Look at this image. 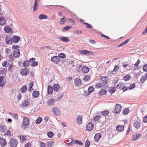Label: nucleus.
Wrapping results in <instances>:
<instances>
[{
  "label": "nucleus",
  "instance_id": "obj_1",
  "mask_svg": "<svg viewBox=\"0 0 147 147\" xmlns=\"http://www.w3.org/2000/svg\"><path fill=\"white\" fill-rule=\"evenodd\" d=\"M100 82H101L103 86H104V87H107L108 86L106 84L108 82V80L106 76L101 77V78L100 79Z\"/></svg>",
  "mask_w": 147,
  "mask_h": 147
},
{
  "label": "nucleus",
  "instance_id": "obj_2",
  "mask_svg": "<svg viewBox=\"0 0 147 147\" xmlns=\"http://www.w3.org/2000/svg\"><path fill=\"white\" fill-rule=\"evenodd\" d=\"M121 108L122 107L120 105L116 104L113 111L114 113L116 114L119 113L121 111Z\"/></svg>",
  "mask_w": 147,
  "mask_h": 147
},
{
  "label": "nucleus",
  "instance_id": "obj_3",
  "mask_svg": "<svg viewBox=\"0 0 147 147\" xmlns=\"http://www.w3.org/2000/svg\"><path fill=\"white\" fill-rule=\"evenodd\" d=\"M36 59L34 58H32L30 59L28 61L26 60L24 61L23 63V65L24 67H28L30 65V63L33 60H35Z\"/></svg>",
  "mask_w": 147,
  "mask_h": 147
},
{
  "label": "nucleus",
  "instance_id": "obj_4",
  "mask_svg": "<svg viewBox=\"0 0 147 147\" xmlns=\"http://www.w3.org/2000/svg\"><path fill=\"white\" fill-rule=\"evenodd\" d=\"M29 73V70L26 68L22 69L20 71V74L23 76H26Z\"/></svg>",
  "mask_w": 147,
  "mask_h": 147
},
{
  "label": "nucleus",
  "instance_id": "obj_5",
  "mask_svg": "<svg viewBox=\"0 0 147 147\" xmlns=\"http://www.w3.org/2000/svg\"><path fill=\"white\" fill-rule=\"evenodd\" d=\"M52 111L55 115L59 116L61 114V112L60 110L56 107L53 108Z\"/></svg>",
  "mask_w": 147,
  "mask_h": 147
},
{
  "label": "nucleus",
  "instance_id": "obj_6",
  "mask_svg": "<svg viewBox=\"0 0 147 147\" xmlns=\"http://www.w3.org/2000/svg\"><path fill=\"white\" fill-rule=\"evenodd\" d=\"M51 61L56 64H58L60 61V59L58 56H55L51 57Z\"/></svg>",
  "mask_w": 147,
  "mask_h": 147
},
{
  "label": "nucleus",
  "instance_id": "obj_7",
  "mask_svg": "<svg viewBox=\"0 0 147 147\" xmlns=\"http://www.w3.org/2000/svg\"><path fill=\"white\" fill-rule=\"evenodd\" d=\"M94 124L92 122H89L86 126V130L90 131L92 130L94 128Z\"/></svg>",
  "mask_w": 147,
  "mask_h": 147
},
{
  "label": "nucleus",
  "instance_id": "obj_8",
  "mask_svg": "<svg viewBox=\"0 0 147 147\" xmlns=\"http://www.w3.org/2000/svg\"><path fill=\"white\" fill-rule=\"evenodd\" d=\"M9 143L11 146L16 147L18 144V142L12 138L10 140Z\"/></svg>",
  "mask_w": 147,
  "mask_h": 147
},
{
  "label": "nucleus",
  "instance_id": "obj_9",
  "mask_svg": "<svg viewBox=\"0 0 147 147\" xmlns=\"http://www.w3.org/2000/svg\"><path fill=\"white\" fill-rule=\"evenodd\" d=\"M79 53L86 55H92V53L86 50H80L78 51Z\"/></svg>",
  "mask_w": 147,
  "mask_h": 147
},
{
  "label": "nucleus",
  "instance_id": "obj_10",
  "mask_svg": "<svg viewBox=\"0 0 147 147\" xmlns=\"http://www.w3.org/2000/svg\"><path fill=\"white\" fill-rule=\"evenodd\" d=\"M6 43L8 45L11 44L12 43V38L8 36H6L5 38Z\"/></svg>",
  "mask_w": 147,
  "mask_h": 147
},
{
  "label": "nucleus",
  "instance_id": "obj_11",
  "mask_svg": "<svg viewBox=\"0 0 147 147\" xmlns=\"http://www.w3.org/2000/svg\"><path fill=\"white\" fill-rule=\"evenodd\" d=\"M52 88L54 91L57 92L59 90L60 86L58 84H55L53 85Z\"/></svg>",
  "mask_w": 147,
  "mask_h": 147
},
{
  "label": "nucleus",
  "instance_id": "obj_12",
  "mask_svg": "<svg viewBox=\"0 0 147 147\" xmlns=\"http://www.w3.org/2000/svg\"><path fill=\"white\" fill-rule=\"evenodd\" d=\"M83 117L82 115H79L76 118V123L78 124H81L82 121Z\"/></svg>",
  "mask_w": 147,
  "mask_h": 147
},
{
  "label": "nucleus",
  "instance_id": "obj_13",
  "mask_svg": "<svg viewBox=\"0 0 147 147\" xmlns=\"http://www.w3.org/2000/svg\"><path fill=\"white\" fill-rule=\"evenodd\" d=\"M20 52L18 49H16L13 52V55L15 58L19 57L20 55Z\"/></svg>",
  "mask_w": 147,
  "mask_h": 147
},
{
  "label": "nucleus",
  "instance_id": "obj_14",
  "mask_svg": "<svg viewBox=\"0 0 147 147\" xmlns=\"http://www.w3.org/2000/svg\"><path fill=\"white\" fill-rule=\"evenodd\" d=\"M4 78L5 77L3 76H0V87L3 86L5 83Z\"/></svg>",
  "mask_w": 147,
  "mask_h": 147
},
{
  "label": "nucleus",
  "instance_id": "obj_15",
  "mask_svg": "<svg viewBox=\"0 0 147 147\" xmlns=\"http://www.w3.org/2000/svg\"><path fill=\"white\" fill-rule=\"evenodd\" d=\"M94 90V88L92 86H90L89 87L88 89V92L89 93L87 92L86 91H85V92L86 93L85 94V95L86 96H88L89 95V93H92Z\"/></svg>",
  "mask_w": 147,
  "mask_h": 147
},
{
  "label": "nucleus",
  "instance_id": "obj_16",
  "mask_svg": "<svg viewBox=\"0 0 147 147\" xmlns=\"http://www.w3.org/2000/svg\"><path fill=\"white\" fill-rule=\"evenodd\" d=\"M12 41L14 43H17L20 40V37L17 36H14L12 37Z\"/></svg>",
  "mask_w": 147,
  "mask_h": 147
},
{
  "label": "nucleus",
  "instance_id": "obj_17",
  "mask_svg": "<svg viewBox=\"0 0 147 147\" xmlns=\"http://www.w3.org/2000/svg\"><path fill=\"white\" fill-rule=\"evenodd\" d=\"M141 124L140 122L139 121L137 120L134 122L133 126L135 127L138 129L139 128Z\"/></svg>",
  "mask_w": 147,
  "mask_h": 147
},
{
  "label": "nucleus",
  "instance_id": "obj_18",
  "mask_svg": "<svg viewBox=\"0 0 147 147\" xmlns=\"http://www.w3.org/2000/svg\"><path fill=\"white\" fill-rule=\"evenodd\" d=\"M4 30L6 33H9L10 32H11L12 31V29L8 26H6L4 27Z\"/></svg>",
  "mask_w": 147,
  "mask_h": 147
},
{
  "label": "nucleus",
  "instance_id": "obj_19",
  "mask_svg": "<svg viewBox=\"0 0 147 147\" xmlns=\"http://www.w3.org/2000/svg\"><path fill=\"white\" fill-rule=\"evenodd\" d=\"M7 142L3 138H2L0 140V146H1V147H3L5 146Z\"/></svg>",
  "mask_w": 147,
  "mask_h": 147
},
{
  "label": "nucleus",
  "instance_id": "obj_20",
  "mask_svg": "<svg viewBox=\"0 0 147 147\" xmlns=\"http://www.w3.org/2000/svg\"><path fill=\"white\" fill-rule=\"evenodd\" d=\"M29 119L27 117H25L23 119L24 124L26 126L28 125L29 123Z\"/></svg>",
  "mask_w": 147,
  "mask_h": 147
},
{
  "label": "nucleus",
  "instance_id": "obj_21",
  "mask_svg": "<svg viewBox=\"0 0 147 147\" xmlns=\"http://www.w3.org/2000/svg\"><path fill=\"white\" fill-rule=\"evenodd\" d=\"M58 39L63 42H67L69 41L70 40L68 38L62 36L58 38Z\"/></svg>",
  "mask_w": 147,
  "mask_h": 147
},
{
  "label": "nucleus",
  "instance_id": "obj_22",
  "mask_svg": "<svg viewBox=\"0 0 147 147\" xmlns=\"http://www.w3.org/2000/svg\"><path fill=\"white\" fill-rule=\"evenodd\" d=\"M101 136L100 133H97L94 136L95 141L96 142H98L101 138Z\"/></svg>",
  "mask_w": 147,
  "mask_h": 147
},
{
  "label": "nucleus",
  "instance_id": "obj_23",
  "mask_svg": "<svg viewBox=\"0 0 147 147\" xmlns=\"http://www.w3.org/2000/svg\"><path fill=\"white\" fill-rule=\"evenodd\" d=\"M74 83L75 85L80 86L82 83V81L79 78H77L75 80Z\"/></svg>",
  "mask_w": 147,
  "mask_h": 147
},
{
  "label": "nucleus",
  "instance_id": "obj_24",
  "mask_svg": "<svg viewBox=\"0 0 147 147\" xmlns=\"http://www.w3.org/2000/svg\"><path fill=\"white\" fill-rule=\"evenodd\" d=\"M142 136L140 134H136L133 135L134 140L136 141L139 139Z\"/></svg>",
  "mask_w": 147,
  "mask_h": 147
},
{
  "label": "nucleus",
  "instance_id": "obj_25",
  "mask_svg": "<svg viewBox=\"0 0 147 147\" xmlns=\"http://www.w3.org/2000/svg\"><path fill=\"white\" fill-rule=\"evenodd\" d=\"M39 92L38 91L35 90L32 93V96L33 98H36L38 97L39 95Z\"/></svg>",
  "mask_w": 147,
  "mask_h": 147
},
{
  "label": "nucleus",
  "instance_id": "obj_26",
  "mask_svg": "<svg viewBox=\"0 0 147 147\" xmlns=\"http://www.w3.org/2000/svg\"><path fill=\"white\" fill-rule=\"evenodd\" d=\"M124 129V126H121L119 125H118L116 127V130L119 131H123Z\"/></svg>",
  "mask_w": 147,
  "mask_h": 147
},
{
  "label": "nucleus",
  "instance_id": "obj_27",
  "mask_svg": "<svg viewBox=\"0 0 147 147\" xmlns=\"http://www.w3.org/2000/svg\"><path fill=\"white\" fill-rule=\"evenodd\" d=\"M89 70V68L86 66H83L82 68V71L84 73H87Z\"/></svg>",
  "mask_w": 147,
  "mask_h": 147
},
{
  "label": "nucleus",
  "instance_id": "obj_28",
  "mask_svg": "<svg viewBox=\"0 0 147 147\" xmlns=\"http://www.w3.org/2000/svg\"><path fill=\"white\" fill-rule=\"evenodd\" d=\"M47 93L49 94H51L53 93V88L50 85H49L47 87Z\"/></svg>",
  "mask_w": 147,
  "mask_h": 147
},
{
  "label": "nucleus",
  "instance_id": "obj_29",
  "mask_svg": "<svg viewBox=\"0 0 147 147\" xmlns=\"http://www.w3.org/2000/svg\"><path fill=\"white\" fill-rule=\"evenodd\" d=\"M129 110L128 108H124L122 111V113L124 115H127L129 112Z\"/></svg>",
  "mask_w": 147,
  "mask_h": 147
},
{
  "label": "nucleus",
  "instance_id": "obj_30",
  "mask_svg": "<svg viewBox=\"0 0 147 147\" xmlns=\"http://www.w3.org/2000/svg\"><path fill=\"white\" fill-rule=\"evenodd\" d=\"M55 100L54 98H52L49 100H48L47 102V104L48 105H52L55 102Z\"/></svg>",
  "mask_w": 147,
  "mask_h": 147
},
{
  "label": "nucleus",
  "instance_id": "obj_31",
  "mask_svg": "<svg viewBox=\"0 0 147 147\" xmlns=\"http://www.w3.org/2000/svg\"><path fill=\"white\" fill-rule=\"evenodd\" d=\"M5 20L4 17L1 16L0 17V25H3L5 24Z\"/></svg>",
  "mask_w": 147,
  "mask_h": 147
},
{
  "label": "nucleus",
  "instance_id": "obj_32",
  "mask_svg": "<svg viewBox=\"0 0 147 147\" xmlns=\"http://www.w3.org/2000/svg\"><path fill=\"white\" fill-rule=\"evenodd\" d=\"M30 102L27 99L25 100L23 102L22 105L24 106H27L29 105Z\"/></svg>",
  "mask_w": 147,
  "mask_h": 147
},
{
  "label": "nucleus",
  "instance_id": "obj_33",
  "mask_svg": "<svg viewBox=\"0 0 147 147\" xmlns=\"http://www.w3.org/2000/svg\"><path fill=\"white\" fill-rule=\"evenodd\" d=\"M27 90V86L26 85L23 86L20 89V91L22 93L26 92Z\"/></svg>",
  "mask_w": 147,
  "mask_h": 147
},
{
  "label": "nucleus",
  "instance_id": "obj_34",
  "mask_svg": "<svg viewBox=\"0 0 147 147\" xmlns=\"http://www.w3.org/2000/svg\"><path fill=\"white\" fill-rule=\"evenodd\" d=\"M131 78V77L129 74L124 76L123 77V79L125 81H127L130 80Z\"/></svg>",
  "mask_w": 147,
  "mask_h": 147
},
{
  "label": "nucleus",
  "instance_id": "obj_35",
  "mask_svg": "<svg viewBox=\"0 0 147 147\" xmlns=\"http://www.w3.org/2000/svg\"><path fill=\"white\" fill-rule=\"evenodd\" d=\"M47 18L48 17L47 16L43 14H41L38 17L39 19L40 20L47 19Z\"/></svg>",
  "mask_w": 147,
  "mask_h": 147
},
{
  "label": "nucleus",
  "instance_id": "obj_36",
  "mask_svg": "<svg viewBox=\"0 0 147 147\" xmlns=\"http://www.w3.org/2000/svg\"><path fill=\"white\" fill-rule=\"evenodd\" d=\"M102 115L104 116H107L109 113V111L108 110H105L104 111H102L101 112Z\"/></svg>",
  "mask_w": 147,
  "mask_h": 147
},
{
  "label": "nucleus",
  "instance_id": "obj_37",
  "mask_svg": "<svg viewBox=\"0 0 147 147\" xmlns=\"http://www.w3.org/2000/svg\"><path fill=\"white\" fill-rule=\"evenodd\" d=\"M103 86H104L102 83H101V82L100 83H97L95 85V87L97 88H100V87Z\"/></svg>",
  "mask_w": 147,
  "mask_h": 147
},
{
  "label": "nucleus",
  "instance_id": "obj_38",
  "mask_svg": "<svg viewBox=\"0 0 147 147\" xmlns=\"http://www.w3.org/2000/svg\"><path fill=\"white\" fill-rule=\"evenodd\" d=\"M107 92V91L105 90L102 89L99 92V94L100 95H102L106 94Z\"/></svg>",
  "mask_w": 147,
  "mask_h": 147
},
{
  "label": "nucleus",
  "instance_id": "obj_39",
  "mask_svg": "<svg viewBox=\"0 0 147 147\" xmlns=\"http://www.w3.org/2000/svg\"><path fill=\"white\" fill-rule=\"evenodd\" d=\"M71 28V27L70 26H66L63 28V29L62 31L63 32L67 31Z\"/></svg>",
  "mask_w": 147,
  "mask_h": 147
},
{
  "label": "nucleus",
  "instance_id": "obj_40",
  "mask_svg": "<svg viewBox=\"0 0 147 147\" xmlns=\"http://www.w3.org/2000/svg\"><path fill=\"white\" fill-rule=\"evenodd\" d=\"M42 118L40 117H38L36 120L35 123L36 124H39L42 122Z\"/></svg>",
  "mask_w": 147,
  "mask_h": 147
},
{
  "label": "nucleus",
  "instance_id": "obj_41",
  "mask_svg": "<svg viewBox=\"0 0 147 147\" xmlns=\"http://www.w3.org/2000/svg\"><path fill=\"white\" fill-rule=\"evenodd\" d=\"M4 136H11V131L9 130H8L6 132L4 135Z\"/></svg>",
  "mask_w": 147,
  "mask_h": 147
},
{
  "label": "nucleus",
  "instance_id": "obj_42",
  "mask_svg": "<svg viewBox=\"0 0 147 147\" xmlns=\"http://www.w3.org/2000/svg\"><path fill=\"white\" fill-rule=\"evenodd\" d=\"M32 60V63L31 64V66H35L38 65V63L37 61H34V60Z\"/></svg>",
  "mask_w": 147,
  "mask_h": 147
},
{
  "label": "nucleus",
  "instance_id": "obj_43",
  "mask_svg": "<svg viewBox=\"0 0 147 147\" xmlns=\"http://www.w3.org/2000/svg\"><path fill=\"white\" fill-rule=\"evenodd\" d=\"M66 18L64 16L63 18H61V20L59 21V23L61 24H63L65 22Z\"/></svg>",
  "mask_w": 147,
  "mask_h": 147
},
{
  "label": "nucleus",
  "instance_id": "obj_44",
  "mask_svg": "<svg viewBox=\"0 0 147 147\" xmlns=\"http://www.w3.org/2000/svg\"><path fill=\"white\" fill-rule=\"evenodd\" d=\"M54 135L52 131H49L47 133V136L49 138H52Z\"/></svg>",
  "mask_w": 147,
  "mask_h": 147
},
{
  "label": "nucleus",
  "instance_id": "obj_45",
  "mask_svg": "<svg viewBox=\"0 0 147 147\" xmlns=\"http://www.w3.org/2000/svg\"><path fill=\"white\" fill-rule=\"evenodd\" d=\"M54 144V142L52 141H50L48 142L47 145L48 147H51Z\"/></svg>",
  "mask_w": 147,
  "mask_h": 147
},
{
  "label": "nucleus",
  "instance_id": "obj_46",
  "mask_svg": "<svg viewBox=\"0 0 147 147\" xmlns=\"http://www.w3.org/2000/svg\"><path fill=\"white\" fill-rule=\"evenodd\" d=\"M14 57L13 56H12L11 54H10L8 56V60L10 61H13V60Z\"/></svg>",
  "mask_w": 147,
  "mask_h": 147
},
{
  "label": "nucleus",
  "instance_id": "obj_47",
  "mask_svg": "<svg viewBox=\"0 0 147 147\" xmlns=\"http://www.w3.org/2000/svg\"><path fill=\"white\" fill-rule=\"evenodd\" d=\"M84 24H85L86 28H88L92 29V26L90 24L86 22L84 23Z\"/></svg>",
  "mask_w": 147,
  "mask_h": 147
},
{
  "label": "nucleus",
  "instance_id": "obj_48",
  "mask_svg": "<svg viewBox=\"0 0 147 147\" xmlns=\"http://www.w3.org/2000/svg\"><path fill=\"white\" fill-rule=\"evenodd\" d=\"M100 118V115H98L95 117H93V119L95 121L98 120Z\"/></svg>",
  "mask_w": 147,
  "mask_h": 147
},
{
  "label": "nucleus",
  "instance_id": "obj_49",
  "mask_svg": "<svg viewBox=\"0 0 147 147\" xmlns=\"http://www.w3.org/2000/svg\"><path fill=\"white\" fill-rule=\"evenodd\" d=\"M20 139L21 142H23L26 139V137L25 136H20Z\"/></svg>",
  "mask_w": 147,
  "mask_h": 147
},
{
  "label": "nucleus",
  "instance_id": "obj_50",
  "mask_svg": "<svg viewBox=\"0 0 147 147\" xmlns=\"http://www.w3.org/2000/svg\"><path fill=\"white\" fill-rule=\"evenodd\" d=\"M74 142L76 144H79L80 145H83V143L82 142L78 140H75Z\"/></svg>",
  "mask_w": 147,
  "mask_h": 147
},
{
  "label": "nucleus",
  "instance_id": "obj_51",
  "mask_svg": "<svg viewBox=\"0 0 147 147\" xmlns=\"http://www.w3.org/2000/svg\"><path fill=\"white\" fill-rule=\"evenodd\" d=\"M119 67L117 65H116L114 66V68L113 70V72H116V71H117L119 69Z\"/></svg>",
  "mask_w": 147,
  "mask_h": 147
},
{
  "label": "nucleus",
  "instance_id": "obj_52",
  "mask_svg": "<svg viewBox=\"0 0 147 147\" xmlns=\"http://www.w3.org/2000/svg\"><path fill=\"white\" fill-rule=\"evenodd\" d=\"M115 88L114 87L110 89L109 91V92L111 94H112L113 93H114L115 91Z\"/></svg>",
  "mask_w": 147,
  "mask_h": 147
},
{
  "label": "nucleus",
  "instance_id": "obj_53",
  "mask_svg": "<svg viewBox=\"0 0 147 147\" xmlns=\"http://www.w3.org/2000/svg\"><path fill=\"white\" fill-rule=\"evenodd\" d=\"M82 65H80L76 68L77 71L78 72L80 71L81 70H82Z\"/></svg>",
  "mask_w": 147,
  "mask_h": 147
},
{
  "label": "nucleus",
  "instance_id": "obj_54",
  "mask_svg": "<svg viewBox=\"0 0 147 147\" xmlns=\"http://www.w3.org/2000/svg\"><path fill=\"white\" fill-rule=\"evenodd\" d=\"M73 33L75 34H80L82 33V32L80 30H74L73 32Z\"/></svg>",
  "mask_w": 147,
  "mask_h": 147
},
{
  "label": "nucleus",
  "instance_id": "obj_55",
  "mask_svg": "<svg viewBox=\"0 0 147 147\" xmlns=\"http://www.w3.org/2000/svg\"><path fill=\"white\" fill-rule=\"evenodd\" d=\"M58 57H59H59H60L61 58L63 59L65 57V56L64 54L63 53H61L59 54L58 55Z\"/></svg>",
  "mask_w": 147,
  "mask_h": 147
},
{
  "label": "nucleus",
  "instance_id": "obj_56",
  "mask_svg": "<svg viewBox=\"0 0 147 147\" xmlns=\"http://www.w3.org/2000/svg\"><path fill=\"white\" fill-rule=\"evenodd\" d=\"M6 127V126L2 125L1 128V131L2 132H5Z\"/></svg>",
  "mask_w": 147,
  "mask_h": 147
},
{
  "label": "nucleus",
  "instance_id": "obj_57",
  "mask_svg": "<svg viewBox=\"0 0 147 147\" xmlns=\"http://www.w3.org/2000/svg\"><path fill=\"white\" fill-rule=\"evenodd\" d=\"M136 85L134 83L131 84L129 86V90H131L134 88L135 87Z\"/></svg>",
  "mask_w": 147,
  "mask_h": 147
},
{
  "label": "nucleus",
  "instance_id": "obj_58",
  "mask_svg": "<svg viewBox=\"0 0 147 147\" xmlns=\"http://www.w3.org/2000/svg\"><path fill=\"white\" fill-rule=\"evenodd\" d=\"M143 70L145 71H147V64L143 66Z\"/></svg>",
  "mask_w": 147,
  "mask_h": 147
},
{
  "label": "nucleus",
  "instance_id": "obj_59",
  "mask_svg": "<svg viewBox=\"0 0 147 147\" xmlns=\"http://www.w3.org/2000/svg\"><path fill=\"white\" fill-rule=\"evenodd\" d=\"M90 77L88 75L85 76L84 78V80L85 81H88V80L90 79Z\"/></svg>",
  "mask_w": 147,
  "mask_h": 147
},
{
  "label": "nucleus",
  "instance_id": "obj_60",
  "mask_svg": "<svg viewBox=\"0 0 147 147\" xmlns=\"http://www.w3.org/2000/svg\"><path fill=\"white\" fill-rule=\"evenodd\" d=\"M90 144V142L89 141L87 140L85 144V146L89 147Z\"/></svg>",
  "mask_w": 147,
  "mask_h": 147
},
{
  "label": "nucleus",
  "instance_id": "obj_61",
  "mask_svg": "<svg viewBox=\"0 0 147 147\" xmlns=\"http://www.w3.org/2000/svg\"><path fill=\"white\" fill-rule=\"evenodd\" d=\"M40 147H46V145L44 143L40 142Z\"/></svg>",
  "mask_w": 147,
  "mask_h": 147
},
{
  "label": "nucleus",
  "instance_id": "obj_62",
  "mask_svg": "<svg viewBox=\"0 0 147 147\" xmlns=\"http://www.w3.org/2000/svg\"><path fill=\"white\" fill-rule=\"evenodd\" d=\"M38 5L34 4L33 7V11H36L37 9Z\"/></svg>",
  "mask_w": 147,
  "mask_h": 147
},
{
  "label": "nucleus",
  "instance_id": "obj_63",
  "mask_svg": "<svg viewBox=\"0 0 147 147\" xmlns=\"http://www.w3.org/2000/svg\"><path fill=\"white\" fill-rule=\"evenodd\" d=\"M69 22L71 24H72L74 25L75 23V21L72 19H68Z\"/></svg>",
  "mask_w": 147,
  "mask_h": 147
},
{
  "label": "nucleus",
  "instance_id": "obj_64",
  "mask_svg": "<svg viewBox=\"0 0 147 147\" xmlns=\"http://www.w3.org/2000/svg\"><path fill=\"white\" fill-rule=\"evenodd\" d=\"M143 121L144 123H147V116H146L143 117Z\"/></svg>",
  "mask_w": 147,
  "mask_h": 147
}]
</instances>
